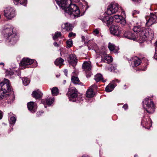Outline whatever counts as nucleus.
<instances>
[{
	"label": "nucleus",
	"mask_w": 157,
	"mask_h": 157,
	"mask_svg": "<svg viewBox=\"0 0 157 157\" xmlns=\"http://www.w3.org/2000/svg\"><path fill=\"white\" fill-rule=\"evenodd\" d=\"M60 8L63 10L65 14H68L74 17L80 16L79 8L75 4H71V0H55Z\"/></svg>",
	"instance_id": "obj_1"
},
{
	"label": "nucleus",
	"mask_w": 157,
	"mask_h": 157,
	"mask_svg": "<svg viewBox=\"0 0 157 157\" xmlns=\"http://www.w3.org/2000/svg\"><path fill=\"white\" fill-rule=\"evenodd\" d=\"M11 91L10 84L9 80L5 79L4 82L0 83V100L10 96L6 93Z\"/></svg>",
	"instance_id": "obj_2"
},
{
	"label": "nucleus",
	"mask_w": 157,
	"mask_h": 157,
	"mask_svg": "<svg viewBox=\"0 0 157 157\" xmlns=\"http://www.w3.org/2000/svg\"><path fill=\"white\" fill-rule=\"evenodd\" d=\"M154 36V31L151 28H143L139 33V36H137L136 40H139L141 43H142L147 40L148 38L151 40L153 38Z\"/></svg>",
	"instance_id": "obj_3"
},
{
	"label": "nucleus",
	"mask_w": 157,
	"mask_h": 157,
	"mask_svg": "<svg viewBox=\"0 0 157 157\" xmlns=\"http://www.w3.org/2000/svg\"><path fill=\"white\" fill-rule=\"evenodd\" d=\"M143 106L147 113L150 114L153 113L155 111V108L152 101L146 98L143 101Z\"/></svg>",
	"instance_id": "obj_4"
},
{
	"label": "nucleus",
	"mask_w": 157,
	"mask_h": 157,
	"mask_svg": "<svg viewBox=\"0 0 157 157\" xmlns=\"http://www.w3.org/2000/svg\"><path fill=\"white\" fill-rule=\"evenodd\" d=\"M66 95L70 100L73 102L75 101L78 96L77 90L74 87L70 88L68 89Z\"/></svg>",
	"instance_id": "obj_5"
},
{
	"label": "nucleus",
	"mask_w": 157,
	"mask_h": 157,
	"mask_svg": "<svg viewBox=\"0 0 157 157\" xmlns=\"http://www.w3.org/2000/svg\"><path fill=\"white\" fill-rule=\"evenodd\" d=\"M4 12L5 16L8 19H11L15 16V10L10 7L5 8Z\"/></svg>",
	"instance_id": "obj_6"
},
{
	"label": "nucleus",
	"mask_w": 157,
	"mask_h": 157,
	"mask_svg": "<svg viewBox=\"0 0 157 157\" xmlns=\"http://www.w3.org/2000/svg\"><path fill=\"white\" fill-rule=\"evenodd\" d=\"M6 41L10 45L15 44L17 42L18 37L16 33H13L6 38Z\"/></svg>",
	"instance_id": "obj_7"
},
{
	"label": "nucleus",
	"mask_w": 157,
	"mask_h": 157,
	"mask_svg": "<svg viewBox=\"0 0 157 157\" xmlns=\"http://www.w3.org/2000/svg\"><path fill=\"white\" fill-rule=\"evenodd\" d=\"M118 7L116 4H112L110 6H108L106 13L108 15H111L116 13L118 11Z\"/></svg>",
	"instance_id": "obj_8"
},
{
	"label": "nucleus",
	"mask_w": 157,
	"mask_h": 157,
	"mask_svg": "<svg viewBox=\"0 0 157 157\" xmlns=\"http://www.w3.org/2000/svg\"><path fill=\"white\" fill-rule=\"evenodd\" d=\"M111 33L116 36L119 35L121 31L120 27L117 25H112L110 28Z\"/></svg>",
	"instance_id": "obj_9"
},
{
	"label": "nucleus",
	"mask_w": 157,
	"mask_h": 157,
	"mask_svg": "<svg viewBox=\"0 0 157 157\" xmlns=\"http://www.w3.org/2000/svg\"><path fill=\"white\" fill-rule=\"evenodd\" d=\"M36 61L34 59H30L27 58H24L21 61L20 65L21 67H26L29 65L34 63Z\"/></svg>",
	"instance_id": "obj_10"
},
{
	"label": "nucleus",
	"mask_w": 157,
	"mask_h": 157,
	"mask_svg": "<svg viewBox=\"0 0 157 157\" xmlns=\"http://www.w3.org/2000/svg\"><path fill=\"white\" fill-rule=\"evenodd\" d=\"M78 62V60L75 55L71 54L69 55L68 62L69 64L75 67Z\"/></svg>",
	"instance_id": "obj_11"
},
{
	"label": "nucleus",
	"mask_w": 157,
	"mask_h": 157,
	"mask_svg": "<svg viewBox=\"0 0 157 157\" xmlns=\"http://www.w3.org/2000/svg\"><path fill=\"white\" fill-rule=\"evenodd\" d=\"M124 36L128 39L136 40L137 39V36L134 33L129 31H126L124 34Z\"/></svg>",
	"instance_id": "obj_12"
},
{
	"label": "nucleus",
	"mask_w": 157,
	"mask_h": 157,
	"mask_svg": "<svg viewBox=\"0 0 157 157\" xmlns=\"http://www.w3.org/2000/svg\"><path fill=\"white\" fill-rule=\"evenodd\" d=\"M3 33L6 38L10 36V35H12L13 33H13V27L10 25L5 28L3 30Z\"/></svg>",
	"instance_id": "obj_13"
},
{
	"label": "nucleus",
	"mask_w": 157,
	"mask_h": 157,
	"mask_svg": "<svg viewBox=\"0 0 157 157\" xmlns=\"http://www.w3.org/2000/svg\"><path fill=\"white\" fill-rule=\"evenodd\" d=\"M113 21L117 23H119L124 25L126 24V21L125 19L120 15H115L113 17Z\"/></svg>",
	"instance_id": "obj_14"
},
{
	"label": "nucleus",
	"mask_w": 157,
	"mask_h": 157,
	"mask_svg": "<svg viewBox=\"0 0 157 157\" xmlns=\"http://www.w3.org/2000/svg\"><path fill=\"white\" fill-rule=\"evenodd\" d=\"M103 22L105 23L107 26H109L113 23V18L109 16H105L104 17L100 18Z\"/></svg>",
	"instance_id": "obj_15"
},
{
	"label": "nucleus",
	"mask_w": 157,
	"mask_h": 157,
	"mask_svg": "<svg viewBox=\"0 0 157 157\" xmlns=\"http://www.w3.org/2000/svg\"><path fill=\"white\" fill-rule=\"evenodd\" d=\"M27 107L29 110L32 113L35 112L37 107L36 103L33 101H30L28 103Z\"/></svg>",
	"instance_id": "obj_16"
},
{
	"label": "nucleus",
	"mask_w": 157,
	"mask_h": 157,
	"mask_svg": "<svg viewBox=\"0 0 157 157\" xmlns=\"http://www.w3.org/2000/svg\"><path fill=\"white\" fill-rule=\"evenodd\" d=\"M156 19L157 17L156 15L153 14H151L150 17L149 19L147 21L146 25L148 26H150L152 25L156 22Z\"/></svg>",
	"instance_id": "obj_17"
},
{
	"label": "nucleus",
	"mask_w": 157,
	"mask_h": 157,
	"mask_svg": "<svg viewBox=\"0 0 157 157\" xmlns=\"http://www.w3.org/2000/svg\"><path fill=\"white\" fill-rule=\"evenodd\" d=\"M62 28L63 29L69 32L71 31L72 30L73 26L71 24L68 23H64L63 25H62Z\"/></svg>",
	"instance_id": "obj_18"
},
{
	"label": "nucleus",
	"mask_w": 157,
	"mask_h": 157,
	"mask_svg": "<svg viewBox=\"0 0 157 157\" xmlns=\"http://www.w3.org/2000/svg\"><path fill=\"white\" fill-rule=\"evenodd\" d=\"M91 65L90 63L86 61L82 64V68L85 71H89L91 69Z\"/></svg>",
	"instance_id": "obj_19"
},
{
	"label": "nucleus",
	"mask_w": 157,
	"mask_h": 157,
	"mask_svg": "<svg viewBox=\"0 0 157 157\" xmlns=\"http://www.w3.org/2000/svg\"><path fill=\"white\" fill-rule=\"evenodd\" d=\"M42 93L39 91H33L32 94V96L36 99L41 98L42 96Z\"/></svg>",
	"instance_id": "obj_20"
},
{
	"label": "nucleus",
	"mask_w": 157,
	"mask_h": 157,
	"mask_svg": "<svg viewBox=\"0 0 157 157\" xmlns=\"http://www.w3.org/2000/svg\"><path fill=\"white\" fill-rule=\"evenodd\" d=\"M94 79L97 82H98L101 81L103 82H105L106 81V80H105L103 78L102 75L100 74H98L94 76Z\"/></svg>",
	"instance_id": "obj_21"
},
{
	"label": "nucleus",
	"mask_w": 157,
	"mask_h": 157,
	"mask_svg": "<svg viewBox=\"0 0 157 157\" xmlns=\"http://www.w3.org/2000/svg\"><path fill=\"white\" fill-rule=\"evenodd\" d=\"M108 48L110 51H113L115 53H117L119 49L118 47L115 46L114 44L110 43L109 44Z\"/></svg>",
	"instance_id": "obj_22"
},
{
	"label": "nucleus",
	"mask_w": 157,
	"mask_h": 157,
	"mask_svg": "<svg viewBox=\"0 0 157 157\" xmlns=\"http://www.w3.org/2000/svg\"><path fill=\"white\" fill-rule=\"evenodd\" d=\"M113 60L112 57L111 56H106L104 58L102 59L101 62H105L109 63H111Z\"/></svg>",
	"instance_id": "obj_23"
},
{
	"label": "nucleus",
	"mask_w": 157,
	"mask_h": 157,
	"mask_svg": "<svg viewBox=\"0 0 157 157\" xmlns=\"http://www.w3.org/2000/svg\"><path fill=\"white\" fill-rule=\"evenodd\" d=\"M14 3L16 5H22L25 6L27 4V0H13Z\"/></svg>",
	"instance_id": "obj_24"
},
{
	"label": "nucleus",
	"mask_w": 157,
	"mask_h": 157,
	"mask_svg": "<svg viewBox=\"0 0 157 157\" xmlns=\"http://www.w3.org/2000/svg\"><path fill=\"white\" fill-rule=\"evenodd\" d=\"M64 60L61 57L57 58L54 62L56 66H61L63 65Z\"/></svg>",
	"instance_id": "obj_25"
},
{
	"label": "nucleus",
	"mask_w": 157,
	"mask_h": 157,
	"mask_svg": "<svg viewBox=\"0 0 157 157\" xmlns=\"http://www.w3.org/2000/svg\"><path fill=\"white\" fill-rule=\"evenodd\" d=\"M86 96L89 98H92L94 96L93 90V89H88L86 94Z\"/></svg>",
	"instance_id": "obj_26"
},
{
	"label": "nucleus",
	"mask_w": 157,
	"mask_h": 157,
	"mask_svg": "<svg viewBox=\"0 0 157 157\" xmlns=\"http://www.w3.org/2000/svg\"><path fill=\"white\" fill-rule=\"evenodd\" d=\"M71 81L75 84H80L81 83L78 77L73 76L71 78Z\"/></svg>",
	"instance_id": "obj_27"
},
{
	"label": "nucleus",
	"mask_w": 157,
	"mask_h": 157,
	"mask_svg": "<svg viewBox=\"0 0 157 157\" xmlns=\"http://www.w3.org/2000/svg\"><path fill=\"white\" fill-rule=\"evenodd\" d=\"M114 88V85L110 83L106 87L105 90L107 92H110L113 90Z\"/></svg>",
	"instance_id": "obj_28"
},
{
	"label": "nucleus",
	"mask_w": 157,
	"mask_h": 157,
	"mask_svg": "<svg viewBox=\"0 0 157 157\" xmlns=\"http://www.w3.org/2000/svg\"><path fill=\"white\" fill-rule=\"evenodd\" d=\"M51 90V92L52 95L53 96H56L59 93V89L57 87H53Z\"/></svg>",
	"instance_id": "obj_29"
},
{
	"label": "nucleus",
	"mask_w": 157,
	"mask_h": 157,
	"mask_svg": "<svg viewBox=\"0 0 157 157\" xmlns=\"http://www.w3.org/2000/svg\"><path fill=\"white\" fill-rule=\"evenodd\" d=\"M143 28L140 25H136L134 26L132 29L134 32L138 33L139 34Z\"/></svg>",
	"instance_id": "obj_30"
},
{
	"label": "nucleus",
	"mask_w": 157,
	"mask_h": 157,
	"mask_svg": "<svg viewBox=\"0 0 157 157\" xmlns=\"http://www.w3.org/2000/svg\"><path fill=\"white\" fill-rule=\"evenodd\" d=\"M141 60L139 58L137 57H136L133 61L134 63V66L137 67L139 66L141 63Z\"/></svg>",
	"instance_id": "obj_31"
},
{
	"label": "nucleus",
	"mask_w": 157,
	"mask_h": 157,
	"mask_svg": "<svg viewBox=\"0 0 157 157\" xmlns=\"http://www.w3.org/2000/svg\"><path fill=\"white\" fill-rule=\"evenodd\" d=\"M23 84L25 86H27L30 83L29 79L27 77L24 78L22 79Z\"/></svg>",
	"instance_id": "obj_32"
},
{
	"label": "nucleus",
	"mask_w": 157,
	"mask_h": 157,
	"mask_svg": "<svg viewBox=\"0 0 157 157\" xmlns=\"http://www.w3.org/2000/svg\"><path fill=\"white\" fill-rule=\"evenodd\" d=\"M54 100V99L53 98H47L46 101V104L48 105H51L53 102Z\"/></svg>",
	"instance_id": "obj_33"
},
{
	"label": "nucleus",
	"mask_w": 157,
	"mask_h": 157,
	"mask_svg": "<svg viewBox=\"0 0 157 157\" xmlns=\"http://www.w3.org/2000/svg\"><path fill=\"white\" fill-rule=\"evenodd\" d=\"M61 33L60 32H57L55 33L54 36L53 37V39L54 40H56L58 37L61 36Z\"/></svg>",
	"instance_id": "obj_34"
},
{
	"label": "nucleus",
	"mask_w": 157,
	"mask_h": 157,
	"mask_svg": "<svg viewBox=\"0 0 157 157\" xmlns=\"http://www.w3.org/2000/svg\"><path fill=\"white\" fill-rule=\"evenodd\" d=\"M67 47L70 48L73 45V42L71 40H68L66 42Z\"/></svg>",
	"instance_id": "obj_35"
},
{
	"label": "nucleus",
	"mask_w": 157,
	"mask_h": 157,
	"mask_svg": "<svg viewBox=\"0 0 157 157\" xmlns=\"http://www.w3.org/2000/svg\"><path fill=\"white\" fill-rule=\"evenodd\" d=\"M6 75H11L13 74L14 72L13 71L11 70H7L6 71Z\"/></svg>",
	"instance_id": "obj_36"
},
{
	"label": "nucleus",
	"mask_w": 157,
	"mask_h": 157,
	"mask_svg": "<svg viewBox=\"0 0 157 157\" xmlns=\"http://www.w3.org/2000/svg\"><path fill=\"white\" fill-rule=\"evenodd\" d=\"M16 121V118L14 117H11L10 119V122L11 124H14Z\"/></svg>",
	"instance_id": "obj_37"
},
{
	"label": "nucleus",
	"mask_w": 157,
	"mask_h": 157,
	"mask_svg": "<svg viewBox=\"0 0 157 157\" xmlns=\"http://www.w3.org/2000/svg\"><path fill=\"white\" fill-rule=\"evenodd\" d=\"M148 124V122H147V119L143 118L141 122V124H143V126L145 125V126H146Z\"/></svg>",
	"instance_id": "obj_38"
},
{
	"label": "nucleus",
	"mask_w": 157,
	"mask_h": 157,
	"mask_svg": "<svg viewBox=\"0 0 157 157\" xmlns=\"http://www.w3.org/2000/svg\"><path fill=\"white\" fill-rule=\"evenodd\" d=\"M76 34L75 33H73L72 32H71L69 33L68 35V36L69 37H75L76 36Z\"/></svg>",
	"instance_id": "obj_39"
},
{
	"label": "nucleus",
	"mask_w": 157,
	"mask_h": 157,
	"mask_svg": "<svg viewBox=\"0 0 157 157\" xmlns=\"http://www.w3.org/2000/svg\"><path fill=\"white\" fill-rule=\"evenodd\" d=\"M86 75L87 78L90 77L92 74L89 71H86Z\"/></svg>",
	"instance_id": "obj_40"
},
{
	"label": "nucleus",
	"mask_w": 157,
	"mask_h": 157,
	"mask_svg": "<svg viewBox=\"0 0 157 157\" xmlns=\"http://www.w3.org/2000/svg\"><path fill=\"white\" fill-rule=\"evenodd\" d=\"M110 68L111 69V71H114L116 69V66H113V65H111V66L110 67Z\"/></svg>",
	"instance_id": "obj_41"
},
{
	"label": "nucleus",
	"mask_w": 157,
	"mask_h": 157,
	"mask_svg": "<svg viewBox=\"0 0 157 157\" xmlns=\"http://www.w3.org/2000/svg\"><path fill=\"white\" fill-rule=\"evenodd\" d=\"M123 108L125 109H127L128 108V105L127 104H125L123 106Z\"/></svg>",
	"instance_id": "obj_42"
},
{
	"label": "nucleus",
	"mask_w": 157,
	"mask_h": 157,
	"mask_svg": "<svg viewBox=\"0 0 157 157\" xmlns=\"http://www.w3.org/2000/svg\"><path fill=\"white\" fill-rule=\"evenodd\" d=\"M43 113V112H41V111H39L37 112L36 113L37 116L38 117H39L41 115V114Z\"/></svg>",
	"instance_id": "obj_43"
},
{
	"label": "nucleus",
	"mask_w": 157,
	"mask_h": 157,
	"mask_svg": "<svg viewBox=\"0 0 157 157\" xmlns=\"http://www.w3.org/2000/svg\"><path fill=\"white\" fill-rule=\"evenodd\" d=\"M63 72H64V74L65 75L67 76V73H68V70L67 69H65L64 70Z\"/></svg>",
	"instance_id": "obj_44"
},
{
	"label": "nucleus",
	"mask_w": 157,
	"mask_h": 157,
	"mask_svg": "<svg viewBox=\"0 0 157 157\" xmlns=\"http://www.w3.org/2000/svg\"><path fill=\"white\" fill-rule=\"evenodd\" d=\"M94 32L96 34H98L99 33V31L97 29H95L94 31Z\"/></svg>",
	"instance_id": "obj_45"
},
{
	"label": "nucleus",
	"mask_w": 157,
	"mask_h": 157,
	"mask_svg": "<svg viewBox=\"0 0 157 157\" xmlns=\"http://www.w3.org/2000/svg\"><path fill=\"white\" fill-rule=\"evenodd\" d=\"M53 44L54 46L55 47H58L59 46V45L57 44L56 42H55Z\"/></svg>",
	"instance_id": "obj_46"
},
{
	"label": "nucleus",
	"mask_w": 157,
	"mask_h": 157,
	"mask_svg": "<svg viewBox=\"0 0 157 157\" xmlns=\"http://www.w3.org/2000/svg\"><path fill=\"white\" fill-rule=\"evenodd\" d=\"M2 117V111L0 110V120L1 119Z\"/></svg>",
	"instance_id": "obj_47"
},
{
	"label": "nucleus",
	"mask_w": 157,
	"mask_h": 157,
	"mask_svg": "<svg viewBox=\"0 0 157 157\" xmlns=\"http://www.w3.org/2000/svg\"><path fill=\"white\" fill-rule=\"evenodd\" d=\"M92 87L93 88L96 89L97 88V86L95 84H94L92 86Z\"/></svg>",
	"instance_id": "obj_48"
},
{
	"label": "nucleus",
	"mask_w": 157,
	"mask_h": 157,
	"mask_svg": "<svg viewBox=\"0 0 157 157\" xmlns=\"http://www.w3.org/2000/svg\"><path fill=\"white\" fill-rule=\"evenodd\" d=\"M82 41H85V37H84V36H82Z\"/></svg>",
	"instance_id": "obj_49"
},
{
	"label": "nucleus",
	"mask_w": 157,
	"mask_h": 157,
	"mask_svg": "<svg viewBox=\"0 0 157 157\" xmlns=\"http://www.w3.org/2000/svg\"><path fill=\"white\" fill-rule=\"evenodd\" d=\"M124 87H126V88H124V89H126L127 88H128V86L126 84L124 85Z\"/></svg>",
	"instance_id": "obj_50"
},
{
	"label": "nucleus",
	"mask_w": 157,
	"mask_h": 157,
	"mask_svg": "<svg viewBox=\"0 0 157 157\" xmlns=\"http://www.w3.org/2000/svg\"><path fill=\"white\" fill-rule=\"evenodd\" d=\"M157 55H156V54H155V56H154V58L155 59H157Z\"/></svg>",
	"instance_id": "obj_51"
},
{
	"label": "nucleus",
	"mask_w": 157,
	"mask_h": 157,
	"mask_svg": "<svg viewBox=\"0 0 157 157\" xmlns=\"http://www.w3.org/2000/svg\"><path fill=\"white\" fill-rule=\"evenodd\" d=\"M81 157H90L88 155H84L82 156Z\"/></svg>",
	"instance_id": "obj_52"
},
{
	"label": "nucleus",
	"mask_w": 157,
	"mask_h": 157,
	"mask_svg": "<svg viewBox=\"0 0 157 157\" xmlns=\"http://www.w3.org/2000/svg\"><path fill=\"white\" fill-rule=\"evenodd\" d=\"M4 65V64L3 63H0V65Z\"/></svg>",
	"instance_id": "obj_53"
},
{
	"label": "nucleus",
	"mask_w": 157,
	"mask_h": 157,
	"mask_svg": "<svg viewBox=\"0 0 157 157\" xmlns=\"http://www.w3.org/2000/svg\"><path fill=\"white\" fill-rule=\"evenodd\" d=\"M156 47H157V41L156 43Z\"/></svg>",
	"instance_id": "obj_54"
},
{
	"label": "nucleus",
	"mask_w": 157,
	"mask_h": 157,
	"mask_svg": "<svg viewBox=\"0 0 157 157\" xmlns=\"http://www.w3.org/2000/svg\"><path fill=\"white\" fill-rule=\"evenodd\" d=\"M136 156V155H134V157Z\"/></svg>",
	"instance_id": "obj_55"
},
{
	"label": "nucleus",
	"mask_w": 157,
	"mask_h": 157,
	"mask_svg": "<svg viewBox=\"0 0 157 157\" xmlns=\"http://www.w3.org/2000/svg\"><path fill=\"white\" fill-rule=\"evenodd\" d=\"M136 156V155H134V157Z\"/></svg>",
	"instance_id": "obj_56"
}]
</instances>
